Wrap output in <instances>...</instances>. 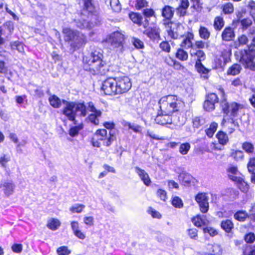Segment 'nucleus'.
I'll list each match as a JSON object with an SVG mask.
<instances>
[{
	"label": "nucleus",
	"instance_id": "3c124183",
	"mask_svg": "<svg viewBox=\"0 0 255 255\" xmlns=\"http://www.w3.org/2000/svg\"><path fill=\"white\" fill-rule=\"evenodd\" d=\"M56 252L58 255H69L71 251L66 246H62L57 249Z\"/></svg>",
	"mask_w": 255,
	"mask_h": 255
},
{
	"label": "nucleus",
	"instance_id": "aec40b11",
	"mask_svg": "<svg viewBox=\"0 0 255 255\" xmlns=\"http://www.w3.org/2000/svg\"><path fill=\"white\" fill-rule=\"evenodd\" d=\"M135 171L145 185L149 186L150 184L151 180L149 175L144 170L135 167Z\"/></svg>",
	"mask_w": 255,
	"mask_h": 255
},
{
	"label": "nucleus",
	"instance_id": "864d4df0",
	"mask_svg": "<svg viewBox=\"0 0 255 255\" xmlns=\"http://www.w3.org/2000/svg\"><path fill=\"white\" fill-rule=\"evenodd\" d=\"M172 204L176 208H181L183 207V204L182 200L178 197H174L172 200Z\"/></svg>",
	"mask_w": 255,
	"mask_h": 255
},
{
	"label": "nucleus",
	"instance_id": "c85d7f7f",
	"mask_svg": "<svg viewBox=\"0 0 255 255\" xmlns=\"http://www.w3.org/2000/svg\"><path fill=\"white\" fill-rule=\"evenodd\" d=\"M176 57L180 61H186L188 58V54L183 48H179L177 49L175 54Z\"/></svg>",
	"mask_w": 255,
	"mask_h": 255
},
{
	"label": "nucleus",
	"instance_id": "1a4fd4ad",
	"mask_svg": "<svg viewBox=\"0 0 255 255\" xmlns=\"http://www.w3.org/2000/svg\"><path fill=\"white\" fill-rule=\"evenodd\" d=\"M124 34L120 31L112 32L107 37V41L111 47L117 51L122 52L125 41Z\"/></svg>",
	"mask_w": 255,
	"mask_h": 255
},
{
	"label": "nucleus",
	"instance_id": "72a5a7b5",
	"mask_svg": "<svg viewBox=\"0 0 255 255\" xmlns=\"http://www.w3.org/2000/svg\"><path fill=\"white\" fill-rule=\"evenodd\" d=\"M242 69L241 65L239 64H234L228 70L227 73L229 75H236L239 74Z\"/></svg>",
	"mask_w": 255,
	"mask_h": 255
},
{
	"label": "nucleus",
	"instance_id": "a19ab883",
	"mask_svg": "<svg viewBox=\"0 0 255 255\" xmlns=\"http://www.w3.org/2000/svg\"><path fill=\"white\" fill-rule=\"evenodd\" d=\"M85 206L83 204H76L71 206L69 210L72 213H80L85 209Z\"/></svg>",
	"mask_w": 255,
	"mask_h": 255
},
{
	"label": "nucleus",
	"instance_id": "bf43d9fd",
	"mask_svg": "<svg viewBox=\"0 0 255 255\" xmlns=\"http://www.w3.org/2000/svg\"><path fill=\"white\" fill-rule=\"evenodd\" d=\"M10 156L7 154H3L0 157V165L2 167L5 168L6 163L10 161Z\"/></svg>",
	"mask_w": 255,
	"mask_h": 255
},
{
	"label": "nucleus",
	"instance_id": "338daca9",
	"mask_svg": "<svg viewBox=\"0 0 255 255\" xmlns=\"http://www.w3.org/2000/svg\"><path fill=\"white\" fill-rule=\"evenodd\" d=\"M148 213L154 218L160 219L161 217V214L158 212L151 207L149 208Z\"/></svg>",
	"mask_w": 255,
	"mask_h": 255
},
{
	"label": "nucleus",
	"instance_id": "603ef678",
	"mask_svg": "<svg viewBox=\"0 0 255 255\" xmlns=\"http://www.w3.org/2000/svg\"><path fill=\"white\" fill-rule=\"evenodd\" d=\"M223 11L225 14H231L234 11V6L230 2L225 4L223 6Z\"/></svg>",
	"mask_w": 255,
	"mask_h": 255
},
{
	"label": "nucleus",
	"instance_id": "e433bc0d",
	"mask_svg": "<svg viewBox=\"0 0 255 255\" xmlns=\"http://www.w3.org/2000/svg\"><path fill=\"white\" fill-rule=\"evenodd\" d=\"M60 225V222L58 219H52L49 220L47 223V227L52 230H56Z\"/></svg>",
	"mask_w": 255,
	"mask_h": 255
},
{
	"label": "nucleus",
	"instance_id": "9d476101",
	"mask_svg": "<svg viewBox=\"0 0 255 255\" xmlns=\"http://www.w3.org/2000/svg\"><path fill=\"white\" fill-rule=\"evenodd\" d=\"M163 24L166 26V31L170 38L177 39L183 37L184 35L182 31L184 28L182 24L173 23L171 21L164 22Z\"/></svg>",
	"mask_w": 255,
	"mask_h": 255
},
{
	"label": "nucleus",
	"instance_id": "4c0bfd02",
	"mask_svg": "<svg viewBox=\"0 0 255 255\" xmlns=\"http://www.w3.org/2000/svg\"><path fill=\"white\" fill-rule=\"evenodd\" d=\"M217 127L218 124L217 123L215 122L212 123L210 127L205 130L207 135L209 137H212L214 133L216 131Z\"/></svg>",
	"mask_w": 255,
	"mask_h": 255
},
{
	"label": "nucleus",
	"instance_id": "f704fd0d",
	"mask_svg": "<svg viewBox=\"0 0 255 255\" xmlns=\"http://www.w3.org/2000/svg\"><path fill=\"white\" fill-rule=\"evenodd\" d=\"M240 181H235V182L242 192H247L249 189L248 183L244 180L242 177H240Z\"/></svg>",
	"mask_w": 255,
	"mask_h": 255
},
{
	"label": "nucleus",
	"instance_id": "f03ea898",
	"mask_svg": "<svg viewBox=\"0 0 255 255\" xmlns=\"http://www.w3.org/2000/svg\"><path fill=\"white\" fill-rule=\"evenodd\" d=\"M131 87L130 79L124 76L107 79L103 82L101 90L105 95H115L127 93Z\"/></svg>",
	"mask_w": 255,
	"mask_h": 255
},
{
	"label": "nucleus",
	"instance_id": "ea45409f",
	"mask_svg": "<svg viewBox=\"0 0 255 255\" xmlns=\"http://www.w3.org/2000/svg\"><path fill=\"white\" fill-rule=\"evenodd\" d=\"M248 214L244 211H239L234 214V218L236 220L243 222L248 217Z\"/></svg>",
	"mask_w": 255,
	"mask_h": 255
},
{
	"label": "nucleus",
	"instance_id": "2f4dec72",
	"mask_svg": "<svg viewBox=\"0 0 255 255\" xmlns=\"http://www.w3.org/2000/svg\"><path fill=\"white\" fill-rule=\"evenodd\" d=\"M102 115L101 112H97V113H93L91 114L89 117V121L93 124L98 125L99 123V118Z\"/></svg>",
	"mask_w": 255,
	"mask_h": 255
},
{
	"label": "nucleus",
	"instance_id": "6e6552de",
	"mask_svg": "<svg viewBox=\"0 0 255 255\" xmlns=\"http://www.w3.org/2000/svg\"><path fill=\"white\" fill-rule=\"evenodd\" d=\"M239 61L246 68L251 70H255V51L248 48L247 49L241 50L239 52Z\"/></svg>",
	"mask_w": 255,
	"mask_h": 255
},
{
	"label": "nucleus",
	"instance_id": "9b49d317",
	"mask_svg": "<svg viewBox=\"0 0 255 255\" xmlns=\"http://www.w3.org/2000/svg\"><path fill=\"white\" fill-rule=\"evenodd\" d=\"M95 137L103 141L104 145L110 146L112 142L116 139V136L114 131H109L108 133L105 129H100L96 131Z\"/></svg>",
	"mask_w": 255,
	"mask_h": 255
},
{
	"label": "nucleus",
	"instance_id": "5701e85b",
	"mask_svg": "<svg viewBox=\"0 0 255 255\" xmlns=\"http://www.w3.org/2000/svg\"><path fill=\"white\" fill-rule=\"evenodd\" d=\"M178 178L182 184L185 186H190L194 180L193 177L190 174L184 172L180 173Z\"/></svg>",
	"mask_w": 255,
	"mask_h": 255
},
{
	"label": "nucleus",
	"instance_id": "a211bd4d",
	"mask_svg": "<svg viewBox=\"0 0 255 255\" xmlns=\"http://www.w3.org/2000/svg\"><path fill=\"white\" fill-rule=\"evenodd\" d=\"M193 38L194 35L192 33L188 32L180 44L181 47L185 49L194 48L192 42Z\"/></svg>",
	"mask_w": 255,
	"mask_h": 255
},
{
	"label": "nucleus",
	"instance_id": "dca6fc26",
	"mask_svg": "<svg viewBox=\"0 0 255 255\" xmlns=\"http://www.w3.org/2000/svg\"><path fill=\"white\" fill-rule=\"evenodd\" d=\"M227 172L228 177L230 180L234 182L240 181L241 174L237 166L234 165L229 166L227 169Z\"/></svg>",
	"mask_w": 255,
	"mask_h": 255
},
{
	"label": "nucleus",
	"instance_id": "f257e3e1",
	"mask_svg": "<svg viewBox=\"0 0 255 255\" xmlns=\"http://www.w3.org/2000/svg\"><path fill=\"white\" fill-rule=\"evenodd\" d=\"M48 100L50 105L54 108H60L62 103L63 105L62 114L74 125L77 124L76 118H84L87 115V107L84 102H69L65 100H62L61 101L55 95L50 96Z\"/></svg>",
	"mask_w": 255,
	"mask_h": 255
},
{
	"label": "nucleus",
	"instance_id": "0e129e2a",
	"mask_svg": "<svg viewBox=\"0 0 255 255\" xmlns=\"http://www.w3.org/2000/svg\"><path fill=\"white\" fill-rule=\"evenodd\" d=\"M241 24L243 29H247L252 24V20L249 18H244L241 20Z\"/></svg>",
	"mask_w": 255,
	"mask_h": 255
},
{
	"label": "nucleus",
	"instance_id": "de8ad7c7",
	"mask_svg": "<svg viewBox=\"0 0 255 255\" xmlns=\"http://www.w3.org/2000/svg\"><path fill=\"white\" fill-rule=\"evenodd\" d=\"M243 149L248 153H252L254 150V145L249 142H245L242 144Z\"/></svg>",
	"mask_w": 255,
	"mask_h": 255
},
{
	"label": "nucleus",
	"instance_id": "412c9836",
	"mask_svg": "<svg viewBox=\"0 0 255 255\" xmlns=\"http://www.w3.org/2000/svg\"><path fill=\"white\" fill-rule=\"evenodd\" d=\"M190 54L191 57L196 59V62H201L204 61L206 58V55L203 51L201 50H197L195 48H193L190 51Z\"/></svg>",
	"mask_w": 255,
	"mask_h": 255
},
{
	"label": "nucleus",
	"instance_id": "58836bf2",
	"mask_svg": "<svg viewBox=\"0 0 255 255\" xmlns=\"http://www.w3.org/2000/svg\"><path fill=\"white\" fill-rule=\"evenodd\" d=\"M192 123L194 128H199L205 123V121L203 118L195 117L193 119Z\"/></svg>",
	"mask_w": 255,
	"mask_h": 255
},
{
	"label": "nucleus",
	"instance_id": "69168bd1",
	"mask_svg": "<svg viewBox=\"0 0 255 255\" xmlns=\"http://www.w3.org/2000/svg\"><path fill=\"white\" fill-rule=\"evenodd\" d=\"M238 44H237V45H245L247 44L248 42V38L246 35L243 34L238 37Z\"/></svg>",
	"mask_w": 255,
	"mask_h": 255
},
{
	"label": "nucleus",
	"instance_id": "b1692460",
	"mask_svg": "<svg viewBox=\"0 0 255 255\" xmlns=\"http://www.w3.org/2000/svg\"><path fill=\"white\" fill-rule=\"evenodd\" d=\"M173 14L174 10L172 7L169 5L165 6L162 11V15L165 18L163 21V23L164 22H168V21H170V20L173 17Z\"/></svg>",
	"mask_w": 255,
	"mask_h": 255
},
{
	"label": "nucleus",
	"instance_id": "37998d69",
	"mask_svg": "<svg viewBox=\"0 0 255 255\" xmlns=\"http://www.w3.org/2000/svg\"><path fill=\"white\" fill-rule=\"evenodd\" d=\"M11 47L13 50H17L19 52H24L23 45L19 41H14L11 43Z\"/></svg>",
	"mask_w": 255,
	"mask_h": 255
},
{
	"label": "nucleus",
	"instance_id": "bb28decb",
	"mask_svg": "<svg viewBox=\"0 0 255 255\" xmlns=\"http://www.w3.org/2000/svg\"><path fill=\"white\" fill-rule=\"evenodd\" d=\"M216 137L218 139L219 143L223 145L227 144L229 141V138L227 134L222 131H219L217 133Z\"/></svg>",
	"mask_w": 255,
	"mask_h": 255
},
{
	"label": "nucleus",
	"instance_id": "ddd939ff",
	"mask_svg": "<svg viewBox=\"0 0 255 255\" xmlns=\"http://www.w3.org/2000/svg\"><path fill=\"white\" fill-rule=\"evenodd\" d=\"M15 186L11 180H5L1 181L0 188L6 196L12 194Z\"/></svg>",
	"mask_w": 255,
	"mask_h": 255
},
{
	"label": "nucleus",
	"instance_id": "c9c22d12",
	"mask_svg": "<svg viewBox=\"0 0 255 255\" xmlns=\"http://www.w3.org/2000/svg\"><path fill=\"white\" fill-rule=\"evenodd\" d=\"M200 37L204 39L207 40L210 36V32L208 29L204 26H201L199 30Z\"/></svg>",
	"mask_w": 255,
	"mask_h": 255
},
{
	"label": "nucleus",
	"instance_id": "423d86ee",
	"mask_svg": "<svg viewBox=\"0 0 255 255\" xmlns=\"http://www.w3.org/2000/svg\"><path fill=\"white\" fill-rule=\"evenodd\" d=\"M62 32L64 35V40L71 42L70 47L73 51L82 47L87 42L86 36L76 30L65 27L63 28Z\"/></svg>",
	"mask_w": 255,
	"mask_h": 255
},
{
	"label": "nucleus",
	"instance_id": "a878e982",
	"mask_svg": "<svg viewBox=\"0 0 255 255\" xmlns=\"http://www.w3.org/2000/svg\"><path fill=\"white\" fill-rule=\"evenodd\" d=\"M192 222L196 227H200L204 226L207 223V220L204 216L197 215L192 219Z\"/></svg>",
	"mask_w": 255,
	"mask_h": 255
},
{
	"label": "nucleus",
	"instance_id": "79ce46f5",
	"mask_svg": "<svg viewBox=\"0 0 255 255\" xmlns=\"http://www.w3.org/2000/svg\"><path fill=\"white\" fill-rule=\"evenodd\" d=\"M231 156L236 161H239L243 159L244 154L243 152L241 150H235L232 152Z\"/></svg>",
	"mask_w": 255,
	"mask_h": 255
},
{
	"label": "nucleus",
	"instance_id": "6ab92c4d",
	"mask_svg": "<svg viewBox=\"0 0 255 255\" xmlns=\"http://www.w3.org/2000/svg\"><path fill=\"white\" fill-rule=\"evenodd\" d=\"M222 39L225 41H230L234 39L235 34L234 29L230 26L226 27L221 35Z\"/></svg>",
	"mask_w": 255,
	"mask_h": 255
},
{
	"label": "nucleus",
	"instance_id": "4be33fe9",
	"mask_svg": "<svg viewBox=\"0 0 255 255\" xmlns=\"http://www.w3.org/2000/svg\"><path fill=\"white\" fill-rule=\"evenodd\" d=\"M71 226L74 235L80 239L83 240L86 236L80 229L79 225L77 221H72L71 223Z\"/></svg>",
	"mask_w": 255,
	"mask_h": 255
},
{
	"label": "nucleus",
	"instance_id": "4d7b16f0",
	"mask_svg": "<svg viewBox=\"0 0 255 255\" xmlns=\"http://www.w3.org/2000/svg\"><path fill=\"white\" fill-rule=\"evenodd\" d=\"M131 42L134 46L137 49H143L144 47L143 42L138 38H132Z\"/></svg>",
	"mask_w": 255,
	"mask_h": 255
},
{
	"label": "nucleus",
	"instance_id": "0eeeda50",
	"mask_svg": "<svg viewBox=\"0 0 255 255\" xmlns=\"http://www.w3.org/2000/svg\"><path fill=\"white\" fill-rule=\"evenodd\" d=\"M220 93L222 96V100L220 102V106L224 114L235 117L237 116L239 110L243 108V106L236 102L229 103L227 101L225 92L222 88L219 89Z\"/></svg>",
	"mask_w": 255,
	"mask_h": 255
},
{
	"label": "nucleus",
	"instance_id": "5fc2aeb1",
	"mask_svg": "<svg viewBox=\"0 0 255 255\" xmlns=\"http://www.w3.org/2000/svg\"><path fill=\"white\" fill-rule=\"evenodd\" d=\"M201 0H191L193 2L192 7L195 9L197 12H200L202 9V3Z\"/></svg>",
	"mask_w": 255,
	"mask_h": 255
},
{
	"label": "nucleus",
	"instance_id": "6e6d98bb",
	"mask_svg": "<svg viewBox=\"0 0 255 255\" xmlns=\"http://www.w3.org/2000/svg\"><path fill=\"white\" fill-rule=\"evenodd\" d=\"M143 13L144 16L143 19L147 18L149 20V19L154 16V11L151 8H145L143 11Z\"/></svg>",
	"mask_w": 255,
	"mask_h": 255
},
{
	"label": "nucleus",
	"instance_id": "2eb2a0df",
	"mask_svg": "<svg viewBox=\"0 0 255 255\" xmlns=\"http://www.w3.org/2000/svg\"><path fill=\"white\" fill-rule=\"evenodd\" d=\"M129 17L133 22L137 24L138 26H142L145 28L149 25L148 20L147 18L143 19V17L137 13H130Z\"/></svg>",
	"mask_w": 255,
	"mask_h": 255
},
{
	"label": "nucleus",
	"instance_id": "f3484780",
	"mask_svg": "<svg viewBox=\"0 0 255 255\" xmlns=\"http://www.w3.org/2000/svg\"><path fill=\"white\" fill-rule=\"evenodd\" d=\"M14 29L12 22L6 21L2 26H0V35H4L6 37L11 34Z\"/></svg>",
	"mask_w": 255,
	"mask_h": 255
},
{
	"label": "nucleus",
	"instance_id": "cd10ccee",
	"mask_svg": "<svg viewBox=\"0 0 255 255\" xmlns=\"http://www.w3.org/2000/svg\"><path fill=\"white\" fill-rule=\"evenodd\" d=\"M213 26L216 30H221L224 26L223 18L221 16L216 17L214 20Z\"/></svg>",
	"mask_w": 255,
	"mask_h": 255
},
{
	"label": "nucleus",
	"instance_id": "7c9ffc66",
	"mask_svg": "<svg viewBox=\"0 0 255 255\" xmlns=\"http://www.w3.org/2000/svg\"><path fill=\"white\" fill-rule=\"evenodd\" d=\"M221 226L226 232L230 233L234 227V224L231 220H226L221 222Z\"/></svg>",
	"mask_w": 255,
	"mask_h": 255
},
{
	"label": "nucleus",
	"instance_id": "774afa93",
	"mask_svg": "<svg viewBox=\"0 0 255 255\" xmlns=\"http://www.w3.org/2000/svg\"><path fill=\"white\" fill-rule=\"evenodd\" d=\"M203 232L205 233H208L211 236H215L217 235V231L211 227H206L203 228Z\"/></svg>",
	"mask_w": 255,
	"mask_h": 255
},
{
	"label": "nucleus",
	"instance_id": "a18cd8bd",
	"mask_svg": "<svg viewBox=\"0 0 255 255\" xmlns=\"http://www.w3.org/2000/svg\"><path fill=\"white\" fill-rule=\"evenodd\" d=\"M110 5L115 12H119L121 9V5L119 0H111Z\"/></svg>",
	"mask_w": 255,
	"mask_h": 255
},
{
	"label": "nucleus",
	"instance_id": "f8f14e48",
	"mask_svg": "<svg viewBox=\"0 0 255 255\" xmlns=\"http://www.w3.org/2000/svg\"><path fill=\"white\" fill-rule=\"evenodd\" d=\"M195 200L198 203L201 212L206 213L209 210L208 198L204 193H198L195 196Z\"/></svg>",
	"mask_w": 255,
	"mask_h": 255
},
{
	"label": "nucleus",
	"instance_id": "39448f33",
	"mask_svg": "<svg viewBox=\"0 0 255 255\" xmlns=\"http://www.w3.org/2000/svg\"><path fill=\"white\" fill-rule=\"evenodd\" d=\"M159 108L162 113L171 115L180 111L184 106V102L175 95L162 97L158 102Z\"/></svg>",
	"mask_w": 255,
	"mask_h": 255
},
{
	"label": "nucleus",
	"instance_id": "20e7f679",
	"mask_svg": "<svg viewBox=\"0 0 255 255\" xmlns=\"http://www.w3.org/2000/svg\"><path fill=\"white\" fill-rule=\"evenodd\" d=\"M103 57V54L100 50H95L90 54L84 55L83 61L84 63L90 66L89 70H93L95 74L104 75L107 70L102 60Z\"/></svg>",
	"mask_w": 255,
	"mask_h": 255
},
{
	"label": "nucleus",
	"instance_id": "49530a36",
	"mask_svg": "<svg viewBox=\"0 0 255 255\" xmlns=\"http://www.w3.org/2000/svg\"><path fill=\"white\" fill-rule=\"evenodd\" d=\"M247 168L250 173H255V157L251 158L247 164Z\"/></svg>",
	"mask_w": 255,
	"mask_h": 255
},
{
	"label": "nucleus",
	"instance_id": "473e14b6",
	"mask_svg": "<svg viewBox=\"0 0 255 255\" xmlns=\"http://www.w3.org/2000/svg\"><path fill=\"white\" fill-rule=\"evenodd\" d=\"M123 126L125 128H128V129L132 130L134 132L139 133L141 132V127L135 124H131L128 122H124Z\"/></svg>",
	"mask_w": 255,
	"mask_h": 255
},
{
	"label": "nucleus",
	"instance_id": "13d9d810",
	"mask_svg": "<svg viewBox=\"0 0 255 255\" xmlns=\"http://www.w3.org/2000/svg\"><path fill=\"white\" fill-rule=\"evenodd\" d=\"M148 6V2L146 0H136L135 7L137 9L140 10L142 8L146 7Z\"/></svg>",
	"mask_w": 255,
	"mask_h": 255
},
{
	"label": "nucleus",
	"instance_id": "c756f323",
	"mask_svg": "<svg viewBox=\"0 0 255 255\" xmlns=\"http://www.w3.org/2000/svg\"><path fill=\"white\" fill-rule=\"evenodd\" d=\"M145 33L151 39H156L159 37V32L158 29H147L145 30Z\"/></svg>",
	"mask_w": 255,
	"mask_h": 255
},
{
	"label": "nucleus",
	"instance_id": "8fccbe9b",
	"mask_svg": "<svg viewBox=\"0 0 255 255\" xmlns=\"http://www.w3.org/2000/svg\"><path fill=\"white\" fill-rule=\"evenodd\" d=\"M195 68L200 73L207 74L209 72V70L200 62H196Z\"/></svg>",
	"mask_w": 255,
	"mask_h": 255
},
{
	"label": "nucleus",
	"instance_id": "09e8293b",
	"mask_svg": "<svg viewBox=\"0 0 255 255\" xmlns=\"http://www.w3.org/2000/svg\"><path fill=\"white\" fill-rule=\"evenodd\" d=\"M190 148V145L189 143H182L179 147V152L182 155L187 154Z\"/></svg>",
	"mask_w": 255,
	"mask_h": 255
},
{
	"label": "nucleus",
	"instance_id": "7ed1b4c3",
	"mask_svg": "<svg viewBox=\"0 0 255 255\" xmlns=\"http://www.w3.org/2000/svg\"><path fill=\"white\" fill-rule=\"evenodd\" d=\"M84 8L80 19L75 20L76 26L80 29H90L100 22L99 16L92 12L94 9L92 0H84Z\"/></svg>",
	"mask_w": 255,
	"mask_h": 255
},
{
	"label": "nucleus",
	"instance_id": "393cba45",
	"mask_svg": "<svg viewBox=\"0 0 255 255\" xmlns=\"http://www.w3.org/2000/svg\"><path fill=\"white\" fill-rule=\"evenodd\" d=\"M228 62L227 58L222 53L221 55L216 57L214 59V68H223Z\"/></svg>",
	"mask_w": 255,
	"mask_h": 255
},
{
	"label": "nucleus",
	"instance_id": "4468645a",
	"mask_svg": "<svg viewBox=\"0 0 255 255\" xmlns=\"http://www.w3.org/2000/svg\"><path fill=\"white\" fill-rule=\"evenodd\" d=\"M155 122L159 125L171 124L173 123V120L171 115H166L165 113H162L160 109L158 111L157 115L155 118Z\"/></svg>",
	"mask_w": 255,
	"mask_h": 255
},
{
	"label": "nucleus",
	"instance_id": "680f3d73",
	"mask_svg": "<svg viewBox=\"0 0 255 255\" xmlns=\"http://www.w3.org/2000/svg\"><path fill=\"white\" fill-rule=\"evenodd\" d=\"M207 102H210L213 104H215L216 103H217L218 101V98L217 97V96L215 93H211L209 94L207 96L206 100Z\"/></svg>",
	"mask_w": 255,
	"mask_h": 255
},
{
	"label": "nucleus",
	"instance_id": "e2e57ef3",
	"mask_svg": "<svg viewBox=\"0 0 255 255\" xmlns=\"http://www.w3.org/2000/svg\"><path fill=\"white\" fill-rule=\"evenodd\" d=\"M160 48L166 52L170 51V45L168 41H162L159 45Z\"/></svg>",
	"mask_w": 255,
	"mask_h": 255
},
{
	"label": "nucleus",
	"instance_id": "c03bdc74",
	"mask_svg": "<svg viewBox=\"0 0 255 255\" xmlns=\"http://www.w3.org/2000/svg\"><path fill=\"white\" fill-rule=\"evenodd\" d=\"M83 128L82 125L80 124L77 126H74L70 128L69 133L72 137H74L78 134L79 131Z\"/></svg>",
	"mask_w": 255,
	"mask_h": 255
},
{
	"label": "nucleus",
	"instance_id": "052dcab7",
	"mask_svg": "<svg viewBox=\"0 0 255 255\" xmlns=\"http://www.w3.org/2000/svg\"><path fill=\"white\" fill-rule=\"evenodd\" d=\"M212 255H220L222 253V249L218 245L212 246Z\"/></svg>",
	"mask_w": 255,
	"mask_h": 255
}]
</instances>
